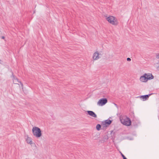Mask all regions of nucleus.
<instances>
[{
    "mask_svg": "<svg viewBox=\"0 0 159 159\" xmlns=\"http://www.w3.org/2000/svg\"><path fill=\"white\" fill-rule=\"evenodd\" d=\"M107 102V100L106 98H102L100 99L97 102V105L99 106H103Z\"/></svg>",
    "mask_w": 159,
    "mask_h": 159,
    "instance_id": "nucleus-5",
    "label": "nucleus"
},
{
    "mask_svg": "<svg viewBox=\"0 0 159 159\" xmlns=\"http://www.w3.org/2000/svg\"><path fill=\"white\" fill-rule=\"evenodd\" d=\"M151 95V94H149L148 95H144L141 96L140 98H143V101H145L147 100L149 98V97Z\"/></svg>",
    "mask_w": 159,
    "mask_h": 159,
    "instance_id": "nucleus-9",
    "label": "nucleus"
},
{
    "mask_svg": "<svg viewBox=\"0 0 159 159\" xmlns=\"http://www.w3.org/2000/svg\"><path fill=\"white\" fill-rule=\"evenodd\" d=\"M120 121L121 123L126 126H129L131 125V121L130 119L125 116L120 118Z\"/></svg>",
    "mask_w": 159,
    "mask_h": 159,
    "instance_id": "nucleus-2",
    "label": "nucleus"
},
{
    "mask_svg": "<svg viewBox=\"0 0 159 159\" xmlns=\"http://www.w3.org/2000/svg\"><path fill=\"white\" fill-rule=\"evenodd\" d=\"M26 141L27 143L30 144H31L33 143V142L30 138H28L26 140Z\"/></svg>",
    "mask_w": 159,
    "mask_h": 159,
    "instance_id": "nucleus-11",
    "label": "nucleus"
},
{
    "mask_svg": "<svg viewBox=\"0 0 159 159\" xmlns=\"http://www.w3.org/2000/svg\"><path fill=\"white\" fill-rule=\"evenodd\" d=\"M121 155L123 159H125L126 158L125 156L121 152H120Z\"/></svg>",
    "mask_w": 159,
    "mask_h": 159,
    "instance_id": "nucleus-13",
    "label": "nucleus"
},
{
    "mask_svg": "<svg viewBox=\"0 0 159 159\" xmlns=\"http://www.w3.org/2000/svg\"><path fill=\"white\" fill-rule=\"evenodd\" d=\"M156 57L157 58L159 59V53H157L156 54Z\"/></svg>",
    "mask_w": 159,
    "mask_h": 159,
    "instance_id": "nucleus-14",
    "label": "nucleus"
},
{
    "mask_svg": "<svg viewBox=\"0 0 159 159\" xmlns=\"http://www.w3.org/2000/svg\"><path fill=\"white\" fill-rule=\"evenodd\" d=\"M13 83L15 84H18V83H20L21 86L22 88L23 89L22 87L23 86V84L20 81L19 82L18 80V79H17L14 76H13Z\"/></svg>",
    "mask_w": 159,
    "mask_h": 159,
    "instance_id": "nucleus-6",
    "label": "nucleus"
},
{
    "mask_svg": "<svg viewBox=\"0 0 159 159\" xmlns=\"http://www.w3.org/2000/svg\"><path fill=\"white\" fill-rule=\"evenodd\" d=\"M111 123L112 120H107L105 121L104 125H105L106 126H107L110 125Z\"/></svg>",
    "mask_w": 159,
    "mask_h": 159,
    "instance_id": "nucleus-10",
    "label": "nucleus"
},
{
    "mask_svg": "<svg viewBox=\"0 0 159 159\" xmlns=\"http://www.w3.org/2000/svg\"><path fill=\"white\" fill-rule=\"evenodd\" d=\"M96 128L98 130H99L101 128V125L100 124H98L97 125Z\"/></svg>",
    "mask_w": 159,
    "mask_h": 159,
    "instance_id": "nucleus-12",
    "label": "nucleus"
},
{
    "mask_svg": "<svg viewBox=\"0 0 159 159\" xmlns=\"http://www.w3.org/2000/svg\"><path fill=\"white\" fill-rule=\"evenodd\" d=\"M1 38L2 39H5V37L4 36H2L1 37Z\"/></svg>",
    "mask_w": 159,
    "mask_h": 159,
    "instance_id": "nucleus-16",
    "label": "nucleus"
},
{
    "mask_svg": "<svg viewBox=\"0 0 159 159\" xmlns=\"http://www.w3.org/2000/svg\"><path fill=\"white\" fill-rule=\"evenodd\" d=\"M127 60L128 61H130L131 60V59L130 58H127Z\"/></svg>",
    "mask_w": 159,
    "mask_h": 159,
    "instance_id": "nucleus-15",
    "label": "nucleus"
},
{
    "mask_svg": "<svg viewBox=\"0 0 159 159\" xmlns=\"http://www.w3.org/2000/svg\"><path fill=\"white\" fill-rule=\"evenodd\" d=\"M106 19L111 24L117 25L118 24L117 19L112 16H110L106 18Z\"/></svg>",
    "mask_w": 159,
    "mask_h": 159,
    "instance_id": "nucleus-4",
    "label": "nucleus"
},
{
    "mask_svg": "<svg viewBox=\"0 0 159 159\" xmlns=\"http://www.w3.org/2000/svg\"><path fill=\"white\" fill-rule=\"evenodd\" d=\"M87 112H88V114L90 116L92 117H94L95 118H96L97 117V115L93 111H87Z\"/></svg>",
    "mask_w": 159,
    "mask_h": 159,
    "instance_id": "nucleus-8",
    "label": "nucleus"
},
{
    "mask_svg": "<svg viewBox=\"0 0 159 159\" xmlns=\"http://www.w3.org/2000/svg\"><path fill=\"white\" fill-rule=\"evenodd\" d=\"M125 159H127L126 158H125Z\"/></svg>",
    "mask_w": 159,
    "mask_h": 159,
    "instance_id": "nucleus-17",
    "label": "nucleus"
},
{
    "mask_svg": "<svg viewBox=\"0 0 159 159\" xmlns=\"http://www.w3.org/2000/svg\"><path fill=\"white\" fill-rule=\"evenodd\" d=\"M99 53L98 52H95L93 54V58L94 60H97L99 58Z\"/></svg>",
    "mask_w": 159,
    "mask_h": 159,
    "instance_id": "nucleus-7",
    "label": "nucleus"
},
{
    "mask_svg": "<svg viewBox=\"0 0 159 159\" xmlns=\"http://www.w3.org/2000/svg\"><path fill=\"white\" fill-rule=\"evenodd\" d=\"M0 61H1V60H0Z\"/></svg>",
    "mask_w": 159,
    "mask_h": 159,
    "instance_id": "nucleus-18",
    "label": "nucleus"
},
{
    "mask_svg": "<svg viewBox=\"0 0 159 159\" xmlns=\"http://www.w3.org/2000/svg\"><path fill=\"white\" fill-rule=\"evenodd\" d=\"M154 77L152 74L148 75L147 74H145L143 75L140 78V81L145 82H146L148 80H151L153 79Z\"/></svg>",
    "mask_w": 159,
    "mask_h": 159,
    "instance_id": "nucleus-3",
    "label": "nucleus"
},
{
    "mask_svg": "<svg viewBox=\"0 0 159 159\" xmlns=\"http://www.w3.org/2000/svg\"><path fill=\"white\" fill-rule=\"evenodd\" d=\"M32 131L33 135L37 138H39L42 136L41 131L38 127H33Z\"/></svg>",
    "mask_w": 159,
    "mask_h": 159,
    "instance_id": "nucleus-1",
    "label": "nucleus"
}]
</instances>
